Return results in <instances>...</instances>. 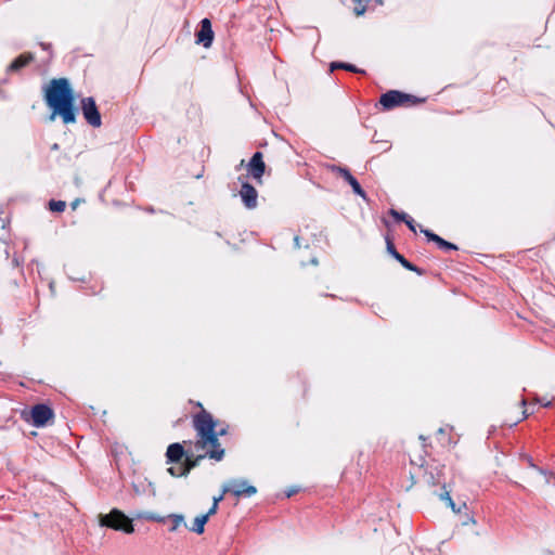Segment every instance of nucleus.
Instances as JSON below:
<instances>
[{
    "label": "nucleus",
    "mask_w": 555,
    "mask_h": 555,
    "mask_svg": "<svg viewBox=\"0 0 555 555\" xmlns=\"http://www.w3.org/2000/svg\"><path fill=\"white\" fill-rule=\"evenodd\" d=\"M386 247H387V251L397 260L400 262V264L409 270V271H413L415 273H417L418 275H423L424 274V270L421 269L420 267L415 266L414 263H412L411 261H409L403 255H401L395 247V244L392 242V240L389 237V236H386Z\"/></svg>",
    "instance_id": "nucleus-12"
},
{
    "label": "nucleus",
    "mask_w": 555,
    "mask_h": 555,
    "mask_svg": "<svg viewBox=\"0 0 555 555\" xmlns=\"http://www.w3.org/2000/svg\"><path fill=\"white\" fill-rule=\"evenodd\" d=\"M356 3H361V0H353Z\"/></svg>",
    "instance_id": "nucleus-42"
},
{
    "label": "nucleus",
    "mask_w": 555,
    "mask_h": 555,
    "mask_svg": "<svg viewBox=\"0 0 555 555\" xmlns=\"http://www.w3.org/2000/svg\"><path fill=\"white\" fill-rule=\"evenodd\" d=\"M378 4H383V0H376Z\"/></svg>",
    "instance_id": "nucleus-41"
},
{
    "label": "nucleus",
    "mask_w": 555,
    "mask_h": 555,
    "mask_svg": "<svg viewBox=\"0 0 555 555\" xmlns=\"http://www.w3.org/2000/svg\"><path fill=\"white\" fill-rule=\"evenodd\" d=\"M540 402H541V404H542L543 406H546V408L551 406V404H552V403H551V401H547V402H546V401H543V402H542V401H540Z\"/></svg>",
    "instance_id": "nucleus-35"
},
{
    "label": "nucleus",
    "mask_w": 555,
    "mask_h": 555,
    "mask_svg": "<svg viewBox=\"0 0 555 555\" xmlns=\"http://www.w3.org/2000/svg\"><path fill=\"white\" fill-rule=\"evenodd\" d=\"M327 169L333 173L339 175L351 186L352 192L356 195L363 199H367L366 192L363 190L360 182L352 176L348 167L332 164L327 165Z\"/></svg>",
    "instance_id": "nucleus-7"
},
{
    "label": "nucleus",
    "mask_w": 555,
    "mask_h": 555,
    "mask_svg": "<svg viewBox=\"0 0 555 555\" xmlns=\"http://www.w3.org/2000/svg\"><path fill=\"white\" fill-rule=\"evenodd\" d=\"M209 516L205 513L197 517H195L192 527H190V531L195 532L196 534H203L205 531V525L209 520Z\"/></svg>",
    "instance_id": "nucleus-19"
},
{
    "label": "nucleus",
    "mask_w": 555,
    "mask_h": 555,
    "mask_svg": "<svg viewBox=\"0 0 555 555\" xmlns=\"http://www.w3.org/2000/svg\"><path fill=\"white\" fill-rule=\"evenodd\" d=\"M420 439L423 440V441L427 440V438L425 436H423V435L420 436Z\"/></svg>",
    "instance_id": "nucleus-38"
},
{
    "label": "nucleus",
    "mask_w": 555,
    "mask_h": 555,
    "mask_svg": "<svg viewBox=\"0 0 555 555\" xmlns=\"http://www.w3.org/2000/svg\"><path fill=\"white\" fill-rule=\"evenodd\" d=\"M39 46L42 48V50L51 51V43L40 42Z\"/></svg>",
    "instance_id": "nucleus-31"
},
{
    "label": "nucleus",
    "mask_w": 555,
    "mask_h": 555,
    "mask_svg": "<svg viewBox=\"0 0 555 555\" xmlns=\"http://www.w3.org/2000/svg\"><path fill=\"white\" fill-rule=\"evenodd\" d=\"M43 100L50 109L48 119L54 121L56 117L64 125L75 124L78 109L75 105V94L67 78H53L43 88Z\"/></svg>",
    "instance_id": "nucleus-1"
},
{
    "label": "nucleus",
    "mask_w": 555,
    "mask_h": 555,
    "mask_svg": "<svg viewBox=\"0 0 555 555\" xmlns=\"http://www.w3.org/2000/svg\"><path fill=\"white\" fill-rule=\"evenodd\" d=\"M229 492L235 496H251L257 493V489L245 479H231L223 486V493Z\"/></svg>",
    "instance_id": "nucleus-9"
},
{
    "label": "nucleus",
    "mask_w": 555,
    "mask_h": 555,
    "mask_svg": "<svg viewBox=\"0 0 555 555\" xmlns=\"http://www.w3.org/2000/svg\"><path fill=\"white\" fill-rule=\"evenodd\" d=\"M35 59L34 54L30 52L23 53L15 57L7 67V73H16L22 68L26 67L30 62Z\"/></svg>",
    "instance_id": "nucleus-16"
},
{
    "label": "nucleus",
    "mask_w": 555,
    "mask_h": 555,
    "mask_svg": "<svg viewBox=\"0 0 555 555\" xmlns=\"http://www.w3.org/2000/svg\"><path fill=\"white\" fill-rule=\"evenodd\" d=\"M447 505L456 514L461 513L462 507L466 508L465 502L457 506L452 499L447 503Z\"/></svg>",
    "instance_id": "nucleus-24"
},
{
    "label": "nucleus",
    "mask_w": 555,
    "mask_h": 555,
    "mask_svg": "<svg viewBox=\"0 0 555 555\" xmlns=\"http://www.w3.org/2000/svg\"><path fill=\"white\" fill-rule=\"evenodd\" d=\"M388 214L397 221V222H403L406 218H409V215L404 211H398L395 208H390L388 210Z\"/></svg>",
    "instance_id": "nucleus-22"
},
{
    "label": "nucleus",
    "mask_w": 555,
    "mask_h": 555,
    "mask_svg": "<svg viewBox=\"0 0 555 555\" xmlns=\"http://www.w3.org/2000/svg\"><path fill=\"white\" fill-rule=\"evenodd\" d=\"M310 263H311V264H313V266H318V264H319V260H318V258H317V257H312V258L310 259Z\"/></svg>",
    "instance_id": "nucleus-33"
},
{
    "label": "nucleus",
    "mask_w": 555,
    "mask_h": 555,
    "mask_svg": "<svg viewBox=\"0 0 555 555\" xmlns=\"http://www.w3.org/2000/svg\"><path fill=\"white\" fill-rule=\"evenodd\" d=\"M216 434L218 435V438L221 436H225L228 434V427H222L220 429H216Z\"/></svg>",
    "instance_id": "nucleus-30"
},
{
    "label": "nucleus",
    "mask_w": 555,
    "mask_h": 555,
    "mask_svg": "<svg viewBox=\"0 0 555 555\" xmlns=\"http://www.w3.org/2000/svg\"><path fill=\"white\" fill-rule=\"evenodd\" d=\"M48 207L52 212H63L66 208V203L64 201L50 199Z\"/></svg>",
    "instance_id": "nucleus-20"
},
{
    "label": "nucleus",
    "mask_w": 555,
    "mask_h": 555,
    "mask_svg": "<svg viewBox=\"0 0 555 555\" xmlns=\"http://www.w3.org/2000/svg\"><path fill=\"white\" fill-rule=\"evenodd\" d=\"M298 491H299V488L291 487L289 489L285 490V496L291 498V496L295 495L296 493H298Z\"/></svg>",
    "instance_id": "nucleus-27"
},
{
    "label": "nucleus",
    "mask_w": 555,
    "mask_h": 555,
    "mask_svg": "<svg viewBox=\"0 0 555 555\" xmlns=\"http://www.w3.org/2000/svg\"><path fill=\"white\" fill-rule=\"evenodd\" d=\"M53 417L54 411L46 403L35 404L30 410V423L37 428L47 426Z\"/></svg>",
    "instance_id": "nucleus-8"
},
{
    "label": "nucleus",
    "mask_w": 555,
    "mask_h": 555,
    "mask_svg": "<svg viewBox=\"0 0 555 555\" xmlns=\"http://www.w3.org/2000/svg\"><path fill=\"white\" fill-rule=\"evenodd\" d=\"M330 69H331V72H333L335 69H344V70L356 73V74H365L364 69H361L351 63L341 62V61L332 62L330 64Z\"/></svg>",
    "instance_id": "nucleus-18"
},
{
    "label": "nucleus",
    "mask_w": 555,
    "mask_h": 555,
    "mask_svg": "<svg viewBox=\"0 0 555 555\" xmlns=\"http://www.w3.org/2000/svg\"><path fill=\"white\" fill-rule=\"evenodd\" d=\"M205 457L206 455L204 454L195 455L193 450L190 448L184 459V462L181 465V474L188 475L191 472V469L198 466L201 461L204 460Z\"/></svg>",
    "instance_id": "nucleus-17"
},
{
    "label": "nucleus",
    "mask_w": 555,
    "mask_h": 555,
    "mask_svg": "<svg viewBox=\"0 0 555 555\" xmlns=\"http://www.w3.org/2000/svg\"><path fill=\"white\" fill-rule=\"evenodd\" d=\"M209 448L204 455L208 456L211 460H215L217 462H220L224 457V449L221 447L218 435L216 431L212 433V437L210 436H204L201 439H198L195 444L194 449L196 451L205 450Z\"/></svg>",
    "instance_id": "nucleus-4"
},
{
    "label": "nucleus",
    "mask_w": 555,
    "mask_h": 555,
    "mask_svg": "<svg viewBox=\"0 0 555 555\" xmlns=\"http://www.w3.org/2000/svg\"><path fill=\"white\" fill-rule=\"evenodd\" d=\"M371 0H361V3H357V5L354 7V14L357 16H361L363 15L366 10H367V3L370 2Z\"/></svg>",
    "instance_id": "nucleus-23"
},
{
    "label": "nucleus",
    "mask_w": 555,
    "mask_h": 555,
    "mask_svg": "<svg viewBox=\"0 0 555 555\" xmlns=\"http://www.w3.org/2000/svg\"><path fill=\"white\" fill-rule=\"evenodd\" d=\"M189 449H184L183 444L180 442H173L168 446L166 451L167 463L169 464H178L185 459Z\"/></svg>",
    "instance_id": "nucleus-15"
},
{
    "label": "nucleus",
    "mask_w": 555,
    "mask_h": 555,
    "mask_svg": "<svg viewBox=\"0 0 555 555\" xmlns=\"http://www.w3.org/2000/svg\"><path fill=\"white\" fill-rule=\"evenodd\" d=\"M193 424L199 439L204 436H212V433L216 431L217 422L206 410H202L194 416Z\"/></svg>",
    "instance_id": "nucleus-6"
},
{
    "label": "nucleus",
    "mask_w": 555,
    "mask_h": 555,
    "mask_svg": "<svg viewBox=\"0 0 555 555\" xmlns=\"http://www.w3.org/2000/svg\"><path fill=\"white\" fill-rule=\"evenodd\" d=\"M406 227L412 231V232H416V224H415V221L412 217L409 216V218H406L404 221H403Z\"/></svg>",
    "instance_id": "nucleus-26"
},
{
    "label": "nucleus",
    "mask_w": 555,
    "mask_h": 555,
    "mask_svg": "<svg viewBox=\"0 0 555 555\" xmlns=\"http://www.w3.org/2000/svg\"><path fill=\"white\" fill-rule=\"evenodd\" d=\"M384 143L386 144V147L384 149V151H389L391 145L387 141H385Z\"/></svg>",
    "instance_id": "nucleus-36"
},
{
    "label": "nucleus",
    "mask_w": 555,
    "mask_h": 555,
    "mask_svg": "<svg viewBox=\"0 0 555 555\" xmlns=\"http://www.w3.org/2000/svg\"><path fill=\"white\" fill-rule=\"evenodd\" d=\"M167 518L172 521V526L169 528V531L171 532L176 531L180 525L184 524V516L182 514H170L167 516ZM132 519H145L156 522H165L166 517L151 512H139L133 514L132 518H129L122 511L113 508L107 514L99 515V525L101 527H107L130 534L134 531Z\"/></svg>",
    "instance_id": "nucleus-2"
},
{
    "label": "nucleus",
    "mask_w": 555,
    "mask_h": 555,
    "mask_svg": "<svg viewBox=\"0 0 555 555\" xmlns=\"http://www.w3.org/2000/svg\"><path fill=\"white\" fill-rule=\"evenodd\" d=\"M247 171L253 179L257 182H261L262 176L266 171V164L261 152L257 151L253 154L247 164Z\"/></svg>",
    "instance_id": "nucleus-11"
},
{
    "label": "nucleus",
    "mask_w": 555,
    "mask_h": 555,
    "mask_svg": "<svg viewBox=\"0 0 555 555\" xmlns=\"http://www.w3.org/2000/svg\"><path fill=\"white\" fill-rule=\"evenodd\" d=\"M425 101V98H417L399 90H388L379 98V104L384 111H390L399 106L424 103Z\"/></svg>",
    "instance_id": "nucleus-3"
},
{
    "label": "nucleus",
    "mask_w": 555,
    "mask_h": 555,
    "mask_svg": "<svg viewBox=\"0 0 555 555\" xmlns=\"http://www.w3.org/2000/svg\"><path fill=\"white\" fill-rule=\"evenodd\" d=\"M146 210H147L149 212H154V208H153V207H149Z\"/></svg>",
    "instance_id": "nucleus-39"
},
{
    "label": "nucleus",
    "mask_w": 555,
    "mask_h": 555,
    "mask_svg": "<svg viewBox=\"0 0 555 555\" xmlns=\"http://www.w3.org/2000/svg\"><path fill=\"white\" fill-rule=\"evenodd\" d=\"M438 434H444V429L443 428H439L438 429Z\"/></svg>",
    "instance_id": "nucleus-40"
},
{
    "label": "nucleus",
    "mask_w": 555,
    "mask_h": 555,
    "mask_svg": "<svg viewBox=\"0 0 555 555\" xmlns=\"http://www.w3.org/2000/svg\"><path fill=\"white\" fill-rule=\"evenodd\" d=\"M421 232L425 235V237L427 238L428 242L435 243L437 245V247L443 251L448 253V251H453V250L459 249V247L454 243H451V242L444 240L443 237L439 236L438 234H436L435 232H433L429 229H425V228L421 227Z\"/></svg>",
    "instance_id": "nucleus-14"
},
{
    "label": "nucleus",
    "mask_w": 555,
    "mask_h": 555,
    "mask_svg": "<svg viewBox=\"0 0 555 555\" xmlns=\"http://www.w3.org/2000/svg\"><path fill=\"white\" fill-rule=\"evenodd\" d=\"M81 114L88 125L93 128H99L102 125V117L94 98L87 96L80 101Z\"/></svg>",
    "instance_id": "nucleus-5"
},
{
    "label": "nucleus",
    "mask_w": 555,
    "mask_h": 555,
    "mask_svg": "<svg viewBox=\"0 0 555 555\" xmlns=\"http://www.w3.org/2000/svg\"><path fill=\"white\" fill-rule=\"evenodd\" d=\"M439 499L448 503L452 498L450 495V492L444 490L443 492L439 493Z\"/></svg>",
    "instance_id": "nucleus-28"
},
{
    "label": "nucleus",
    "mask_w": 555,
    "mask_h": 555,
    "mask_svg": "<svg viewBox=\"0 0 555 555\" xmlns=\"http://www.w3.org/2000/svg\"><path fill=\"white\" fill-rule=\"evenodd\" d=\"M80 201H81L80 198H76L75 201H73L70 203V207H72L73 210H75L78 207Z\"/></svg>",
    "instance_id": "nucleus-32"
},
{
    "label": "nucleus",
    "mask_w": 555,
    "mask_h": 555,
    "mask_svg": "<svg viewBox=\"0 0 555 555\" xmlns=\"http://www.w3.org/2000/svg\"><path fill=\"white\" fill-rule=\"evenodd\" d=\"M215 38L211 22L205 17L199 22V27L195 33V42L204 48H210Z\"/></svg>",
    "instance_id": "nucleus-10"
},
{
    "label": "nucleus",
    "mask_w": 555,
    "mask_h": 555,
    "mask_svg": "<svg viewBox=\"0 0 555 555\" xmlns=\"http://www.w3.org/2000/svg\"><path fill=\"white\" fill-rule=\"evenodd\" d=\"M429 481H430L433 485H435V483H436V482H435V477H434V475H433V474H430V480H429Z\"/></svg>",
    "instance_id": "nucleus-37"
},
{
    "label": "nucleus",
    "mask_w": 555,
    "mask_h": 555,
    "mask_svg": "<svg viewBox=\"0 0 555 555\" xmlns=\"http://www.w3.org/2000/svg\"><path fill=\"white\" fill-rule=\"evenodd\" d=\"M294 243H295V247H296V248H299V247H300V244H299V236H295V237H294Z\"/></svg>",
    "instance_id": "nucleus-34"
},
{
    "label": "nucleus",
    "mask_w": 555,
    "mask_h": 555,
    "mask_svg": "<svg viewBox=\"0 0 555 555\" xmlns=\"http://www.w3.org/2000/svg\"><path fill=\"white\" fill-rule=\"evenodd\" d=\"M240 197L247 209L257 207L258 192L249 182L242 181Z\"/></svg>",
    "instance_id": "nucleus-13"
},
{
    "label": "nucleus",
    "mask_w": 555,
    "mask_h": 555,
    "mask_svg": "<svg viewBox=\"0 0 555 555\" xmlns=\"http://www.w3.org/2000/svg\"><path fill=\"white\" fill-rule=\"evenodd\" d=\"M143 486H144V483H143V482H142V483H135V482H134V483L132 485V488H133L134 493H135V494H141L142 492H144V489H141V487H143Z\"/></svg>",
    "instance_id": "nucleus-29"
},
{
    "label": "nucleus",
    "mask_w": 555,
    "mask_h": 555,
    "mask_svg": "<svg viewBox=\"0 0 555 555\" xmlns=\"http://www.w3.org/2000/svg\"><path fill=\"white\" fill-rule=\"evenodd\" d=\"M224 494L225 493H223V491H222L221 494H219L218 496H214L212 505L210 506V508L206 513L209 517L214 516L217 513L218 505L223 500Z\"/></svg>",
    "instance_id": "nucleus-21"
},
{
    "label": "nucleus",
    "mask_w": 555,
    "mask_h": 555,
    "mask_svg": "<svg viewBox=\"0 0 555 555\" xmlns=\"http://www.w3.org/2000/svg\"><path fill=\"white\" fill-rule=\"evenodd\" d=\"M167 472L173 477L186 476L185 474H181V466L178 468L171 466L167 469Z\"/></svg>",
    "instance_id": "nucleus-25"
}]
</instances>
